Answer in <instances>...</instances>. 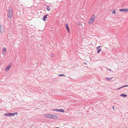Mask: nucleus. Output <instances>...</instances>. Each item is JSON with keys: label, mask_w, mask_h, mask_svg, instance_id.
Wrapping results in <instances>:
<instances>
[{"label": "nucleus", "mask_w": 128, "mask_h": 128, "mask_svg": "<svg viewBox=\"0 0 128 128\" xmlns=\"http://www.w3.org/2000/svg\"><path fill=\"white\" fill-rule=\"evenodd\" d=\"M52 110L54 111H56V112H64V110L62 109H52Z\"/></svg>", "instance_id": "nucleus-1"}, {"label": "nucleus", "mask_w": 128, "mask_h": 128, "mask_svg": "<svg viewBox=\"0 0 128 128\" xmlns=\"http://www.w3.org/2000/svg\"><path fill=\"white\" fill-rule=\"evenodd\" d=\"M52 114H45L44 115V116L45 117L50 118H52Z\"/></svg>", "instance_id": "nucleus-2"}, {"label": "nucleus", "mask_w": 128, "mask_h": 128, "mask_svg": "<svg viewBox=\"0 0 128 128\" xmlns=\"http://www.w3.org/2000/svg\"><path fill=\"white\" fill-rule=\"evenodd\" d=\"M102 47V46H100L96 47V49L97 50V53H99L102 50V49L100 48Z\"/></svg>", "instance_id": "nucleus-3"}, {"label": "nucleus", "mask_w": 128, "mask_h": 128, "mask_svg": "<svg viewBox=\"0 0 128 128\" xmlns=\"http://www.w3.org/2000/svg\"><path fill=\"white\" fill-rule=\"evenodd\" d=\"M4 116H13V113H6L4 114Z\"/></svg>", "instance_id": "nucleus-4"}, {"label": "nucleus", "mask_w": 128, "mask_h": 128, "mask_svg": "<svg viewBox=\"0 0 128 128\" xmlns=\"http://www.w3.org/2000/svg\"><path fill=\"white\" fill-rule=\"evenodd\" d=\"M4 30V28L3 26L0 24V32H2Z\"/></svg>", "instance_id": "nucleus-5"}, {"label": "nucleus", "mask_w": 128, "mask_h": 128, "mask_svg": "<svg viewBox=\"0 0 128 128\" xmlns=\"http://www.w3.org/2000/svg\"><path fill=\"white\" fill-rule=\"evenodd\" d=\"M13 12H8V18H10L12 17V15Z\"/></svg>", "instance_id": "nucleus-6"}, {"label": "nucleus", "mask_w": 128, "mask_h": 128, "mask_svg": "<svg viewBox=\"0 0 128 128\" xmlns=\"http://www.w3.org/2000/svg\"><path fill=\"white\" fill-rule=\"evenodd\" d=\"M119 10L121 12H127L128 11V8H123L122 9H120Z\"/></svg>", "instance_id": "nucleus-7"}, {"label": "nucleus", "mask_w": 128, "mask_h": 128, "mask_svg": "<svg viewBox=\"0 0 128 128\" xmlns=\"http://www.w3.org/2000/svg\"><path fill=\"white\" fill-rule=\"evenodd\" d=\"M12 65V64H10L8 65L6 67L5 69V70L6 71H7L9 70L10 68Z\"/></svg>", "instance_id": "nucleus-8"}, {"label": "nucleus", "mask_w": 128, "mask_h": 128, "mask_svg": "<svg viewBox=\"0 0 128 128\" xmlns=\"http://www.w3.org/2000/svg\"><path fill=\"white\" fill-rule=\"evenodd\" d=\"M65 26H66V29H67L68 32V33H70V31L69 30V26H68V24H65Z\"/></svg>", "instance_id": "nucleus-9"}, {"label": "nucleus", "mask_w": 128, "mask_h": 128, "mask_svg": "<svg viewBox=\"0 0 128 128\" xmlns=\"http://www.w3.org/2000/svg\"><path fill=\"white\" fill-rule=\"evenodd\" d=\"M48 16V14H46V15H44L43 16L42 20L44 21H46V18H47V16Z\"/></svg>", "instance_id": "nucleus-10"}, {"label": "nucleus", "mask_w": 128, "mask_h": 128, "mask_svg": "<svg viewBox=\"0 0 128 128\" xmlns=\"http://www.w3.org/2000/svg\"><path fill=\"white\" fill-rule=\"evenodd\" d=\"M9 8L8 10V12H13V9L12 7L10 6L9 7Z\"/></svg>", "instance_id": "nucleus-11"}, {"label": "nucleus", "mask_w": 128, "mask_h": 128, "mask_svg": "<svg viewBox=\"0 0 128 128\" xmlns=\"http://www.w3.org/2000/svg\"><path fill=\"white\" fill-rule=\"evenodd\" d=\"M52 118H52L54 119H56L58 118V116H57L56 115H54L52 114Z\"/></svg>", "instance_id": "nucleus-12"}, {"label": "nucleus", "mask_w": 128, "mask_h": 128, "mask_svg": "<svg viewBox=\"0 0 128 128\" xmlns=\"http://www.w3.org/2000/svg\"><path fill=\"white\" fill-rule=\"evenodd\" d=\"M120 96H121L124 98H126V97L127 96V95L126 94H120Z\"/></svg>", "instance_id": "nucleus-13"}, {"label": "nucleus", "mask_w": 128, "mask_h": 128, "mask_svg": "<svg viewBox=\"0 0 128 128\" xmlns=\"http://www.w3.org/2000/svg\"><path fill=\"white\" fill-rule=\"evenodd\" d=\"M94 21L93 20H92V19H90L88 21V23L90 24H91L93 23Z\"/></svg>", "instance_id": "nucleus-14"}, {"label": "nucleus", "mask_w": 128, "mask_h": 128, "mask_svg": "<svg viewBox=\"0 0 128 128\" xmlns=\"http://www.w3.org/2000/svg\"><path fill=\"white\" fill-rule=\"evenodd\" d=\"M113 77L108 78H106L107 79V80L108 81H112V79L113 78Z\"/></svg>", "instance_id": "nucleus-15"}, {"label": "nucleus", "mask_w": 128, "mask_h": 128, "mask_svg": "<svg viewBox=\"0 0 128 128\" xmlns=\"http://www.w3.org/2000/svg\"><path fill=\"white\" fill-rule=\"evenodd\" d=\"M46 9L48 11H49L50 10V7L48 6H47V5H46Z\"/></svg>", "instance_id": "nucleus-16"}, {"label": "nucleus", "mask_w": 128, "mask_h": 128, "mask_svg": "<svg viewBox=\"0 0 128 128\" xmlns=\"http://www.w3.org/2000/svg\"><path fill=\"white\" fill-rule=\"evenodd\" d=\"M95 17V16L94 14H93L92 15V17H91V18L90 19H92V20H93L94 21V18Z\"/></svg>", "instance_id": "nucleus-17"}, {"label": "nucleus", "mask_w": 128, "mask_h": 128, "mask_svg": "<svg viewBox=\"0 0 128 128\" xmlns=\"http://www.w3.org/2000/svg\"><path fill=\"white\" fill-rule=\"evenodd\" d=\"M115 11L116 10H112V14H116V13Z\"/></svg>", "instance_id": "nucleus-18"}, {"label": "nucleus", "mask_w": 128, "mask_h": 128, "mask_svg": "<svg viewBox=\"0 0 128 128\" xmlns=\"http://www.w3.org/2000/svg\"><path fill=\"white\" fill-rule=\"evenodd\" d=\"M3 52H6V49L5 48H3Z\"/></svg>", "instance_id": "nucleus-19"}, {"label": "nucleus", "mask_w": 128, "mask_h": 128, "mask_svg": "<svg viewBox=\"0 0 128 128\" xmlns=\"http://www.w3.org/2000/svg\"><path fill=\"white\" fill-rule=\"evenodd\" d=\"M65 75L64 74H59L58 75V76H65Z\"/></svg>", "instance_id": "nucleus-20"}, {"label": "nucleus", "mask_w": 128, "mask_h": 128, "mask_svg": "<svg viewBox=\"0 0 128 128\" xmlns=\"http://www.w3.org/2000/svg\"><path fill=\"white\" fill-rule=\"evenodd\" d=\"M13 116H14L15 115H17L18 114V112H16L14 113H13Z\"/></svg>", "instance_id": "nucleus-21"}, {"label": "nucleus", "mask_w": 128, "mask_h": 128, "mask_svg": "<svg viewBox=\"0 0 128 128\" xmlns=\"http://www.w3.org/2000/svg\"><path fill=\"white\" fill-rule=\"evenodd\" d=\"M122 88V87H120L119 88H118V89H117L116 90H119Z\"/></svg>", "instance_id": "nucleus-22"}, {"label": "nucleus", "mask_w": 128, "mask_h": 128, "mask_svg": "<svg viewBox=\"0 0 128 128\" xmlns=\"http://www.w3.org/2000/svg\"><path fill=\"white\" fill-rule=\"evenodd\" d=\"M54 56V54H51V56L52 57H53Z\"/></svg>", "instance_id": "nucleus-23"}, {"label": "nucleus", "mask_w": 128, "mask_h": 128, "mask_svg": "<svg viewBox=\"0 0 128 128\" xmlns=\"http://www.w3.org/2000/svg\"><path fill=\"white\" fill-rule=\"evenodd\" d=\"M78 25L79 26H80V25H82L81 23H80V22L78 23Z\"/></svg>", "instance_id": "nucleus-24"}, {"label": "nucleus", "mask_w": 128, "mask_h": 128, "mask_svg": "<svg viewBox=\"0 0 128 128\" xmlns=\"http://www.w3.org/2000/svg\"><path fill=\"white\" fill-rule=\"evenodd\" d=\"M108 70L110 71H111L112 70L110 68H108Z\"/></svg>", "instance_id": "nucleus-25"}, {"label": "nucleus", "mask_w": 128, "mask_h": 128, "mask_svg": "<svg viewBox=\"0 0 128 128\" xmlns=\"http://www.w3.org/2000/svg\"><path fill=\"white\" fill-rule=\"evenodd\" d=\"M125 87V85H124V86H122V88H124V87Z\"/></svg>", "instance_id": "nucleus-26"}, {"label": "nucleus", "mask_w": 128, "mask_h": 128, "mask_svg": "<svg viewBox=\"0 0 128 128\" xmlns=\"http://www.w3.org/2000/svg\"><path fill=\"white\" fill-rule=\"evenodd\" d=\"M112 109L114 110V106H113L112 107Z\"/></svg>", "instance_id": "nucleus-27"}, {"label": "nucleus", "mask_w": 128, "mask_h": 128, "mask_svg": "<svg viewBox=\"0 0 128 128\" xmlns=\"http://www.w3.org/2000/svg\"><path fill=\"white\" fill-rule=\"evenodd\" d=\"M125 87H128V85H125Z\"/></svg>", "instance_id": "nucleus-28"}, {"label": "nucleus", "mask_w": 128, "mask_h": 128, "mask_svg": "<svg viewBox=\"0 0 128 128\" xmlns=\"http://www.w3.org/2000/svg\"><path fill=\"white\" fill-rule=\"evenodd\" d=\"M84 64H86V62H84Z\"/></svg>", "instance_id": "nucleus-29"}, {"label": "nucleus", "mask_w": 128, "mask_h": 128, "mask_svg": "<svg viewBox=\"0 0 128 128\" xmlns=\"http://www.w3.org/2000/svg\"><path fill=\"white\" fill-rule=\"evenodd\" d=\"M56 128H59V127H57Z\"/></svg>", "instance_id": "nucleus-30"}]
</instances>
